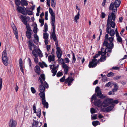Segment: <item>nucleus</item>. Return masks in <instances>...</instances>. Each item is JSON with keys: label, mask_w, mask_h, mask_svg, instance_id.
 Returning a JSON list of instances; mask_svg holds the SVG:
<instances>
[{"label": "nucleus", "mask_w": 127, "mask_h": 127, "mask_svg": "<svg viewBox=\"0 0 127 127\" xmlns=\"http://www.w3.org/2000/svg\"><path fill=\"white\" fill-rule=\"evenodd\" d=\"M105 53L104 52H101V51L98 52L97 54H96L93 56V59L92 60V61L90 62L89 67V68H93L95 67L97 65L98 63L99 62V60L96 59V58L98 57L100 55L102 56L105 55Z\"/></svg>", "instance_id": "nucleus-3"}, {"label": "nucleus", "mask_w": 127, "mask_h": 127, "mask_svg": "<svg viewBox=\"0 0 127 127\" xmlns=\"http://www.w3.org/2000/svg\"><path fill=\"white\" fill-rule=\"evenodd\" d=\"M15 35L16 38L17 39H18V31L17 30L14 31L13 32Z\"/></svg>", "instance_id": "nucleus-40"}, {"label": "nucleus", "mask_w": 127, "mask_h": 127, "mask_svg": "<svg viewBox=\"0 0 127 127\" xmlns=\"http://www.w3.org/2000/svg\"><path fill=\"white\" fill-rule=\"evenodd\" d=\"M32 54L35 57V58H34V62L35 63H37L38 62V55L36 53L34 54L33 53V54Z\"/></svg>", "instance_id": "nucleus-29"}, {"label": "nucleus", "mask_w": 127, "mask_h": 127, "mask_svg": "<svg viewBox=\"0 0 127 127\" xmlns=\"http://www.w3.org/2000/svg\"><path fill=\"white\" fill-rule=\"evenodd\" d=\"M106 59V56L102 57H101L100 59H99V60L101 62H103L104 61H105Z\"/></svg>", "instance_id": "nucleus-45"}, {"label": "nucleus", "mask_w": 127, "mask_h": 127, "mask_svg": "<svg viewBox=\"0 0 127 127\" xmlns=\"http://www.w3.org/2000/svg\"><path fill=\"white\" fill-rule=\"evenodd\" d=\"M92 124L93 126H95L98 125H99L100 123L98 121H94L92 122Z\"/></svg>", "instance_id": "nucleus-35"}, {"label": "nucleus", "mask_w": 127, "mask_h": 127, "mask_svg": "<svg viewBox=\"0 0 127 127\" xmlns=\"http://www.w3.org/2000/svg\"><path fill=\"white\" fill-rule=\"evenodd\" d=\"M55 56L54 55L52 54L51 55H49L48 57V60L49 62L51 61H53L55 60Z\"/></svg>", "instance_id": "nucleus-23"}, {"label": "nucleus", "mask_w": 127, "mask_h": 127, "mask_svg": "<svg viewBox=\"0 0 127 127\" xmlns=\"http://www.w3.org/2000/svg\"><path fill=\"white\" fill-rule=\"evenodd\" d=\"M106 16L104 12H102L101 13V17L102 18H104Z\"/></svg>", "instance_id": "nucleus-63"}, {"label": "nucleus", "mask_w": 127, "mask_h": 127, "mask_svg": "<svg viewBox=\"0 0 127 127\" xmlns=\"http://www.w3.org/2000/svg\"><path fill=\"white\" fill-rule=\"evenodd\" d=\"M36 53L40 57H42L43 56L42 53L39 48L37 50L36 52Z\"/></svg>", "instance_id": "nucleus-30"}, {"label": "nucleus", "mask_w": 127, "mask_h": 127, "mask_svg": "<svg viewBox=\"0 0 127 127\" xmlns=\"http://www.w3.org/2000/svg\"><path fill=\"white\" fill-rule=\"evenodd\" d=\"M26 15L28 14V15H32L33 14L32 12L31 11L27 10H26Z\"/></svg>", "instance_id": "nucleus-41"}, {"label": "nucleus", "mask_w": 127, "mask_h": 127, "mask_svg": "<svg viewBox=\"0 0 127 127\" xmlns=\"http://www.w3.org/2000/svg\"><path fill=\"white\" fill-rule=\"evenodd\" d=\"M45 75L42 74L40 75V77L39 78V80H40L41 85H40L39 87V90L40 92H44L45 89L44 86L43 85L44 81L45 80Z\"/></svg>", "instance_id": "nucleus-5"}, {"label": "nucleus", "mask_w": 127, "mask_h": 127, "mask_svg": "<svg viewBox=\"0 0 127 127\" xmlns=\"http://www.w3.org/2000/svg\"><path fill=\"white\" fill-rule=\"evenodd\" d=\"M114 75V74L112 72L109 73L107 75V76L109 77H111L113 76Z\"/></svg>", "instance_id": "nucleus-54"}, {"label": "nucleus", "mask_w": 127, "mask_h": 127, "mask_svg": "<svg viewBox=\"0 0 127 127\" xmlns=\"http://www.w3.org/2000/svg\"><path fill=\"white\" fill-rule=\"evenodd\" d=\"M18 11L20 12L24 15H26V8L24 7L23 8L21 7L18 6L17 8Z\"/></svg>", "instance_id": "nucleus-15"}, {"label": "nucleus", "mask_w": 127, "mask_h": 127, "mask_svg": "<svg viewBox=\"0 0 127 127\" xmlns=\"http://www.w3.org/2000/svg\"><path fill=\"white\" fill-rule=\"evenodd\" d=\"M20 3L22 6H27L28 5L27 2L25 0H22L20 1Z\"/></svg>", "instance_id": "nucleus-32"}, {"label": "nucleus", "mask_w": 127, "mask_h": 127, "mask_svg": "<svg viewBox=\"0 0 127 127\" xmlns=\"http://www.w3.org/2000/svg\"><path fill=\"white\" fill-rule=\"evenodd\" d=\"M62 65V67L64 69V74H67L68 72V66L64 62H63Z\"/></svg>", "instance_id": "nucleus-16"}, {"label": "nucleus", "mask_w": 127, "mask_h": 127, "mask_svg": "<svg viewBox=\"0 0 127 127\" xmlns=\"http://www.w3.org/2000/svg\"><path fill=\"white\" fill-rule=\"evenodd\" d=\"M95 92L97 93V95L99 97L103 98H104L105 97L103 95L101 90H100L99 87L97 86L96 87L95 89Z\"/></svg>", "instance_id": "nucleus-11"}, {"label": "nucleus", "mask_w": 127, "mask_h": 127, "mask_svg": "<svg viewBox=\"0 0 127 127\" xmlns=\"http://www.w3.org/2000/svg\"><path fill=\"white\" fill-rule=\"evenodd\" d=\"M121 78V76H117L114 78V79L115 80H118L120 79Z\"/></svg>", "instance_id": "nucleus-64"}, {"label": "nucleus", "mask_w": 127, "mask_h": 127, "mask_svg": "<svg viewBox=\"0 0 127 127\" xmlns=\"http://www.w3.org/2000/svg\"><path fill=\"white\" fill-rule=\"evenodd\" d=\"M39 20V22L41 23L40 26L41 27H42L43 25L44 24V20L43 19H40Z\"/></svg>", "instance_id": "nucleus-44"}, {"label": "nucleus", "mask_w": 127, "mask_h": 127, "mask_svg": "<svg viewBox=\"0 0 127 127\" xmlns=\"http://www.w3.org/2000/svg\"><path fill=\"white\" fill-rule=\"evenodd\" d=\"M97 115L96 114H95V115L93 116H91V119L92 120H95L97 119Z\"/></svg>", "instance_id": "nucleus-55"}, {"label": "nucleus", "mask_w": 127, "mask_h": 127, "mask_svg": "<svg viewBox=\"0 0 127 127\" xmlns=\"http://www.w3.org/2000/svg\"><path fill=\"white\" fill-rule=\"evenodd\" d=\"M51 5L52 7L53 8L55 7L56 5V2L55 0H51Z\"/></svg>", "instance_id": "nucleus-36"}, {"label": "nucleus", "mask_w": 127, "mask_h": 127, "mask_svg": "<svg viewBox=\"0 0 127 127\" xmlns=\"http://www.w3.org/2000/svg\"><path fill=\"white\" fill-rule=\"evenodd\" d=\"M17 124L16 121L13 119H11L9 122V125L10 127H16Z\"/></svg>", "instance_id": "nucleus-13"}, {"label": "nucleus", "mask_w": 127, "mask_h": 127, "mask_svg": "<svg viewBox=\"0 0 127 127\" xmlns=\"http://www.w3.org/2000/svg\"><path fill=\"white\" fill-rule=\"evenodd\" d=\"M56 51L57 55V57H61L62 54V52L60 48L59 47H57Z\"/></svg>", "instance_id": "nucleus-20"}, {"label": "nucleus", "mask_w": 127, "mask_h": 127, "mask_svg": "<svg viewBox=\"0 0 127 127\" xmlns=\"http://www.w3.org/2000/svg\"><path fill=\"white\" fill-rule=\"evenodd\" d=\"M114 88L112 89V91L113 92H114L117 91L118 88V86L117 83H114Z\"/></svg>", "instance_id": "nucleus-28"}, {"label": "nucleus", "mask_w": 127, "mask_h": 127, "mask_svg": "<svg viewBox=\"0 0 127 127\" xmlns=\"http://www.w3.org/2000/svg\"><path fill=\"white\" fill-rule=\"evenodd\" d=\"M2 59L4 65L7 66L8 64V62L6 49H4L2 53Z\"/></svg>", "instance_id": "nucleus-8"}, {"label": "nucleus", "mask_w": 127, "mask_h": 127, "mask_svg": "<svg viewBox=\"0 0 127 127\" xmlns=\"http://www.w3.org/2000/svg\"><path fill=\"white\" fill-rule=\"evenodd\" d=\"M64 60L65 62L67 63H69L70 61L69 59L67 58H65V59Z\"/></svg>", "instance_id": "nucleus-62"}, {"label": "nucleus", "mask_w": 127, "mask_h": 127, "mask_svg": "<svg viewBox=\"0 0 127 127\" xmlns=\"http://www.w3.org/2000/svg\"><path fill=\"white\" fill-rule=\"evenodd\" d=\"M103 46H105L107 48L112 49L114 47V44L112 42H110L108 43L107 41H104L103 44Z\"/></svg>", "instance_id": "nucleus-12"}, {"label": "nucleus", "mask_w": 127, "mask_h": 127, "mask_svg": "<svg viewBox=\"0 0 127 127\" xmlns=\"http://www.w3.org/2000/svg\"><path fill=\"white\" fill-rule=\"evenodd\" d=\"M111 49H110V48H109L106 47L105 50L104 48L102 47L101 48V52H104L105 53V55L106 53H108V52H111L112 51Z\"/></svg>", "instance_id": "nucleus-21"}, {"label": "nucleus", "mask_w": 127, "mask_h": 127, "mask_svg": "<svg viewBox=\"0 0 127 127\" xmlns=\"http://www.w3.org/2000/svg\"><path fill=\"white\" fill-rule=\"evenodd\" d=\"M110 100H111V104L115 103L117 104L118 103V101L117 100H113V99H110Z\"/></svg>", "instance_id": "nucleus-47"}, {"label": "nucleus", "mask_w": 127, "mask_h": 127, "mask_svg": "<svg viewBox=\"0 0 127 127\" xmlns=\"http://www.w3.org/2000/svg\"><path fill=\"white\" fill-rule=\"evenodd\" d=\"M39 95L40 97L42 98L41 100H45V94L44 92H40Z\"/></svg>", "instance_id": "nucleus-25"}, {"label": "nucleus", "mask_w": 127, "mask_h": 127, "mask_svg": "<svg viewBox=\"0 0 127 127\" xmlns=\"http://www.w3.org/2000/svg\"><path fill=\"white\" fill-rule=\"evenodd\" d=\"M94 104L96 106L98 107L102 106V102L101 100L100 99H99L97 100H96L94 101Z\"/></svg>", "instance_id": "nucleus-18"}, {"label": "nucleus", "mask_w": 127, "mask_h": 127, "mask_svg": "<svg viewBox=\"0 0 127 127\" xmlns=\"http://www.w3.org/2000/svg\"><path fill=\"white\" fill-rule=\"evenodd\" d=\"M37 25H36V26H35L34 28V29L33 30V31L34 33H35V34H37Z\"/></svg>", "instance_id": "nucleus-53"}, {"label": "nucleus", "mask_w": 127, "mask_h": 127, "mask_svg": "<svg viewBox=\"0 0 127 127\" xmlns=\"http://www.w3.org/2000/svg\"><path fill=\"white\" fill-rule=\"evenodd\" d=\"M15 2L16 5L18 6H19L20 4V3L19 0H15Z\"/></svg>", "instance_id": "nucleus-59"}, {"label": "nucleus", "mask_w": 127, "mask_h": 127, "mask_svg": "<svg viewBox=\"0 0 127 127\" xmlns=\"http://www.w3.org/2000/svg\"><path fill=\"white\" fill-rule=\"evenodd\" d=\"M44 82V83H43V85L44 86V87H45V88H48L49 86L47 84V83L45 81Z\"/></svg>", "instance_id": "nucleus-56"}, {"label": "nucleus", "mask_w": 127, "mask_h": 127, "mask_svg": "<svg viewBox=\"0 0 127 127\" xmlns=\"http://www.w3.org/2000/svg\"><path fill=\"white\" fill-rule=\"evenodd\" d=\"M102 79L103 82H105L107 81V79L106 76L105 75H104L102 77Z\"/></svg>", "instance_id": "nucleus-48"}, {"label": "nucleus", "mask_w": 127, "mask_h": 127, "mask_svg": "<svg viewBox=\"0 0 127 127\" xmlns=\"http://www.w3.org/2000/svg\"><path fill=\"white\" fill-rule=\"evenodd\" d=\"M49 12L51 15V23L52 26V28H55L54 25L55 21V14L52 9L51 8L49 9Z\"/></svg>", "instance_id": "nucleus-7"}, {"label": "nucleus", "mask_w": 127, "mask_h": 127, "mask_svg": "<svg viewBox=\"0 0 127 127\" xmlns=\"http://www.w3.org/2000/svg\"><path fill=\"white\" fill-rule=\"evenodd\" d=\"M48 16V12L47 11H46L45 12V19L46 20H47Z\"/></svg>", "instance_id": "nucleus-60"}, {"label": "nucleus", "mask_w": 127, "mask_h": 127, "mask_svg": "<svg viewBox=\"0 0 127 127\" xmlns=\"http://www.w3.org/2000/svg\"><path fill=\"white\" fill-rule=\"evenodd\" d=\"M111 100L110 99L107 98L104 100L102 102V106L106 107L111 104Z\"/></svg>", "instance_id": "nucleus-14"}, {"label": "nucleus", "mask_w": 127, "mask_h": 127, "mask_svg": "<svg viewBox=\"0 0 127 127\" xmlns=\"http://www.w3.org/2000/svg\"><path fill=\"white\" fill-rule=\"evenodd\" d=\"M35 40H34V43L36 44H37L38 43L39 41V38L37 34H35L34 35Z\"/></svg>", "instance_id": "nucleus-26"}, {"label": "nucleus", "mask_w": 127, "mask_h": 127, "mask_svg": "<svg viewBox=\"0 0 127 127\" xmlns=\"http://www.w3.org/2000/svg\"><path fill=\"white\" fill-rule=\"evenodd\" d=\"M74 79L72 77H69L65 80L66 83H68V85L69 86L72 83V82L73 81Z\"/></svg>", "instance_id": "nucleus-17"}, {"label": "nucleus", "mask_w": 127, "mask_h": 127, "mask_svg": "<svg viewBox=\"0 0 127 127\" xmlns=\"http://www.w3.org/2000/svg\"><path fill=\"white\" fill-rule=\"evenodd\" d=\"M114 106H111L107 107L106 108V110L107 112H109L111 111L113 108Z\"/></svg>", "instance_id": "nucleus-34"}, {"label": "nucleus", "mask_w": 127, "mask_h": 127, "mask_svg": "<svg viewBox=\"0 0 127 127\" xmlns=\"http://www.w3.org/2000/svg\"><path fill=\"white\" fill-rule=\"evenodd\" d=\"M105 39L104 41H107L108 40L109 42H112L114 40V37L111 36L108 37V34H107L105 35Z\"/></svg>", "instance_id": "nucleus-19"}, {"label": "nucleus", "mask_w": 127, "mask_h": 127, "mask_svg": "<svg viewBox=\"0 0 127 127\" xmlns=\"http://www.w3.org/2000/svg\"><path fill=\"white\" fill-rule=\"evenodd\" d=\"M49 34L46 33H44L43 34V38L45 39H48V38Z\"/></svg>", "instance_id": "nucleus-39"}, {"label": "nucleus", "mask_w": 127, "mask_h": 127, "mask_svg": "<svg viewBox=\"0 0 127 127\" xmlns=\"http://www.w3.org/2000/svg\"><path fill=\"white\" fill-rule=\"evenodd\" d=\"M90 112L91 114H93L95 113V109L93 108H92L91 109Z\"/></svg>", "instance_id": "nucleus-61"}, {"label": "nucleus", "mask_w": 127, "mask_h": 127, "mask_svg": "<svg viewBox=\"0 0 127 127\" xmlns=\"http://www.w3.org/2000/svg\"><path fill=\"white\" fill-rule=\"evenodd\" d=\"M11 27H12L14 31L17 30L16 28L13 23H12L11 24Z\"/></svg>", "instance_id": "nucleus-46"}, {"label": "nucleus", "mask_w": 127, "mask_h": 127, "mask_svg": "<svg viewBox=\"0 0 127 127\" xmlns=\"http://www.w3.org/2000/svg\"><path fill=\"white\" fill-rule=\"evenodd\" d=\"M28 47L30 51H32V54L36 53L37 50L38 49L37 47L32 42L30 41L28 42Z\"/></svg>", "instance_id": "nucleus-6"}, {"label": "nucleus", "mask_w": 127, "mask_h": 127, "mask_svg": "<svg viewBox=\"0 0 127 127\" xmlns=\"http://www.w3.org/2000/svg\"><path fill=\"white\" fill-rule=\"evenodd\" d=\"M22 62L23 61L21 58H20L19 60V64L20 66H22Z\"/></svg>", "instance_id": "nucleus-58"}, {"label": "nucleus", "mask_w": 127, "mask_h": 127, "mask_svg": "<svg viewBox=\"0 0 127 127\" xmlns=\"http://www.w3.org/2000/svg\"><path fill=\"white\" fill-rule=\"evenodd\" d=\"M120 3L121 1L120 0H116L115 1L114 4L115 7L117 8L119 6Z\"/></svg>", "instance_id": "nucleus-31"}, {"label": "nucleus", "mask_w": 127, "mask_h": 127, "mask_svg": "<svg viewBox=\"0 0 127 127\" xmlns=\"http://www.w3.org/2000/svg\"><path fill=\"white\" fill-rule=\"evenodd\" d=\"M96 98V94H95L92 95L91 98V100L92 101L93 100H95Z\"/></svg>", "instance_id": "nucleus-50"}, {"label": "nucleus", "mask_w": 127, "mask_h": 127, "mask_svg": "<svg viewBox=\"0 0 127 127\" xmlns=\"http://www.w3.org/2000/svg\"><path fill=\"white\" fill-rule=\"evenodd\" d=\"M117 8L114 3H111L109 8V9L112 10V13L109 14L107 19L109 18L110 20H113V21H115L117 12Z\"/></svg>", "instance_id": "nucleus-4"}, {"label": "nucleus", "mask_w": 127, "mask_h": 127, "mask_svg": "<svg viewBox=\"0 0 127 127\" xmlns=\"http://www.w3.org/2000/svg\"><path fill=\"white\" fill-rule=\"evenodd\" d=\"M34 70L37 74L39 75L40 74V69L39 66L38 65L36 66L35 67Z\"/></svg>", "instance_id": "nucleus-22"}, {"label": "nucleus", "mask_w": 127, "mask_h": 127, "mask_svg": "<svg viewBox=\"0 0 127 127\" xmlns=\"http://www.w3.org/2000/svg\"><path fill=\"white\" fill-rule=\"evenodd\" d=\"M65 76L64 75V76H63V77H62L60 79V81L61 82H64L65 80Z\"/></svg>", "instance_id": "nucleus-51"}, {"label": "nucleus", "mask_w": 127, "mask_h": 127, "mask_svg": "<svg viewBox=\"0 0 127 127\" xmlns=\"http://www.w3.org/2000/svg\"><path fill=\"white\" fill-rule=\"evenodd\" d=\"M31 90L32 93L34 94L36 93V90L34 87H31Z\"/></svg>", "instance_id": "nucleus-52"}, {"label": "nucleus", "mask_w": 127, "mask_h": 127, "mask_svg": "<svg viewBox=\"0 0 127 127\" xmlns=\"http://www.w3.org/2000/svg\"><path fill=\"white\" fill-rule=\"evenodd\" d=\"M117 40L119 43H122V38L120 36L117 37Z\"/></svg>", "instance_id": "nucleus-43"}, {"label": "nucleus", "mask_w": 127, "mask_h": 127, "mask_svg": "<svg viewBox=\"0 0 127 127\" xmlns=\"http://www.w3.org/2000/svg\"><path fill=\"white\" fill-rule=\"evenodd\" d=\"M38 64L42 68H43L44 67H47V65L46 63L43 62L42 63L40 62L38 63Z\"/></svg>", "instance_id": "nucleus-24"}, {"label": "nucleus", "mask_w": 127, "mask_h": 127, "mask_svg": "<svg viewBox=\"0 0 127 127\" xmlns=\"http://www.w3.org/2000/svg\"><path fill=\"white\" fill-rule=\"evenodd\" d=\"M41 114V109L40 108L38 109L37 113V115L40 118Z\"/></svg>", "instance_id": "nucleus-37"}, {"label": "nucleus", "mask_w": 127, "mask_h": 127, "mask_svg": "<svg viewBox=\"0 0 127 127\" xmlns=\"http://www.w3.org/2000/svg\"><path fill=\"white\" fill-rule=\"evenodd\" d=\"M44 30H43L44 32H47L48 30V25L47 23H45L44 24Z\"/></svg>", "instance_id": "nucleus-42"}, {"label": "nucleus", "mask_w": 127, "mask_h": 127, "mask_svg": "<svg viewBox=\"0 0 127 127\" xmlns=\"http://www.w3.org/2000/svg\"><path fill=\"white\" fill-rule=\"evenodd\" d=\"M53 32L51 34L50 38L51 39H52V38L53 39L54 41L55 42V44L56 46V49L57 48V47H58V42L57 40L55 32V29L52 28Z\"/></svg>", "instance_id": "nucleus-10"}, {"label": "nucleus", "mask_w": 127, "mask_h": 127, "mask_svg": "<svg viewBox=\"0 0 127 127\" xmlns=\"http://www.w3.org/2000/svg\"><path fill=\"white\" fill-rule=\"evenodd\" d=\"M55 62H54L53 64L52 65H49L50 68L51 69H52L51 70V72L53 73L52 76H54L56 74L57 70L58 69V68L59 65L55 66Z\"/></svg>", "instance_id": "nucleus-9"}, {"label": "nucleus", "mask_w": 127, "mask_h": 127, "mask_svg": "<svg viewBox=\"0 0 127 127\" xmlns=\"http://www.w3.org/2000/svg\"><path fill=\"white\" fill-rule=\"evenodd\" d=\"M114 21L113 20H110L109 18L107 20L106 31L111 36H113L115 34L114 30L112 29L111 28V27L113 28H115V24Z\"/></svg>", "instance_id": "nucleus-2"}, {"label": "nucleus", "mask_w": 127, "mask_h": 127, "mask_svg": "<svg viewBox=\"0 0 127 127\" xmlns=\"http://www.w3.org/2000/svg\"><path fill=\"white\" fill-rule=\"evenodd\" d=\"M63 75V74H62V72L59 71L58 72L57 74L56 75L57 77H59L62 75Z\"/></svg>", "instance_id": "nucleus-57"}, {"label": "nucleus", "mask_w": 127, "mask_h": 127, "mask_svg": "<svg viewBox=\"0 0 127 127\" xmlns=\"http://www.w3.org/2000/svg\"><path fill=\"white\" fill-rule=\"evenodd\" d=\"M72 52L73 56L72 62V63L74 64L76 61V59L75 56L74 54L72 51Z\"/></svg>", "instance_id": "nucleus-38"}, {"label": "nucleus", "mask_w": 127, "mask_h": 127, "mask_svg": "<svg viewBox=\"0 0 127 127\" xmlns=\"http://www.w3.org/2000/svg\"><path fill=\"white\" fill-rule=\"evenodd\" d=\"M38 121L34 120L32 125L33 126H34L36 127L38 125Z\"/></svg>", "instance_id": "nucleus-49"}, {"label": "nucleus", "mask_w": 127, "mask_h": 127, "mask_svg": "<svg viewBox=\"0 0 127 127\" xmlns=\"http://www.w3.org/2000/svg\"><path fill=\"white\" fill-rule=\"evenodd\" d=\"M20 18L23 23L26 26L27 31L26 32V35L27 38L30 39L32 36V31L29 24L27 23V22L30 21V18L28 16H23L21 15L20 16Z\"/></svg>", "instance_id": "nucleus-1"}, {"label": "nucleus", "mask_w": 127, "mask_h": 127, "mask_svg": "<svg viewBox=\"0 0 127 127\" xmlns=\"http://www.w3.org/2000/svg\"><path fill=\"white\" fill-rule=\"evenodd\" d=\"M42 104L44 105V107H45L46 108H48V103L46 101V100H43L42 101Z\"/></svg>", "instance_id": "nucleus-27"}, {"label": "nucleus", "mask_w": 127, "mask_h": 127, "mask_svg": "<svg viewBox=\"0 0 127 127\" xmlns=\"http://www.w3.org/2000/svg\"><path fill=\"white\" fill-rule=\"evenodd\" d=\"M79 12L74 17V21L76 23H77V20L79 19Z\"/></svg>", "instance_id": "nucleus-33"}]
</instances>
